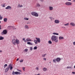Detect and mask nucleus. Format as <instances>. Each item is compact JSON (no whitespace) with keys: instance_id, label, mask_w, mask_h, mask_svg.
I'll return each mask as SVG.
<instances>
[{"instance_id":"obj_1","label":"nucleus","mask_w":75,"mask_h":75,"mask_svg":"<svg viewBox=\"0 0 75 75\" xmlns=\"http://www.w3.org/2000/svg\"><path fill=\"white\" fill-rule=\"evenodd\" d=\"M51 40L52 41H54L55 42H58V40L57 36L55 35H53L52 36Z\"/></svg>"},{"instance_id":"obj_2","label":"nucleus","mask_w":75,"mask_h":75,"mask_svg":"<svg viewBox=\"0 0 75 75\" xmlns=\"http://www.w3.org/2000/svg\"><path fill=\"white\" fill-rule=\"evenodd\" d=\"M35 39H36V40H34V42H35V44H38V43H40V42H41V40L40 38H35Z\"/></svg>"},{"instance_id":"obj_3","label":"nucleus","mask_w":75,"mask_h":75,"mask_svg":"<svg viewBox=\"0 0 75 75\" xmlns=\"http://www.w3.org/2000/svg\"><path fill=\"white\" fill-rule=\"evenodd\" d=\"M31 14L32 16H35V17H38V13L35 12H31Z\"/></svg>"},{"instance_id":"obj_4","label":"nucleus","mask_w":75,"mask_h":75,"mask_svg":"<svg viewBox=\"0 0 75 75\" xmlns=\"http://www.w3.org/2000/svg\"><path fill=\"white\" fill-rule=\"evenodd\" d=\"M11 66V64H10L8 65V66L7 67L6 69L5 72H7L8 71V69H9V68H10V67Z\"/></svg>"},{"instance_id":"obj_5","label":"nucleus","mask_w":75,"mask_h":75,"mask_svg":"<svg viewBox=\"0 0 75 75\" xmlns=\"http://www.w3.org/2000/svg\"><path fill=\"white\" fill-rule=\"evenodd\" d=\"M7 33V31L6 30H4L2 32V35H6V34Z\"/></svg>"},{"instance_id":"obj_6","label":"nucleus","mask_w":75,"mask_h":75,"mask_svg":"<svg viewBox=\"0 0 75 75\" xmlns=\"http://www.w3.org/2000/svg\"><path fill=\"white\" fill-rule=\"evenodd\" d=\"M65 4L66 6H71L72 5V3L71 2H67L65 3Z\"/></svg>"},{"instance_id":"obj_7","label":"nucleus","mask_w":75,"mask_h":75,"mask_svg":"<svg viewBox=\"0 0 75 75\" xmlns=\"http://www.w3.org/2000/svg\"><path fill=\"white\" fill-rule=\"evenodd\" d=\"M12 44H13V45H16V40L15 39L13 40H12Z\"/></svg>"},{"instance_id":"obj_8","label":"nucleus","mask_w":75,"mask_h":75,"mask_svg":"<svg viewBox=\"0 0 75 75\" xmlns=\"http://www.w3.org/2000/svg\"><path fill=\"white\" fill-rule=\"evenodd\" d=\"M6 9H7L8 10H8H11V7L10 6H8L7 7H6L5 8Z\"/></svg>"},{"instance_id":"obj_9","label":"nucleus","mask_w":75,"mask_h":75,"mask_svg":"<svg viewBox=\"0 0 75 75\" xmlns=\"http://www.w3.org/2000/svg\"><path fill=\"white\" fill-rule=\"evenodd\" d=\"M61 58L57 57L56 59V61L57 62H59V61H61Z\"/></svg>"},{"instance_id":"obj_10","label":"nucleus","mask_w":75,"mask_h":75,"mask_svg":"<svg viewBox=\"0 0 75 75\" xmlns=\"http://www.w3.org/2000/svg\"><path fill=\"white\" fill-rule=\"evenodd\" d=\"M54 23L56 24H58L59 23V21L58 20H56L54 21Z\"/></svg>"},{"instance_id":"obj_11","label":"nucleus","mask_w":75,"mask_h":75,"mask_svg":"<svg viewBox=\"0 0 75 75\" xmlns=\"http://www.w3.org/2000/svg\"><path fill=\"white\" fill-rule=\"evenodd\" d=\"M16 44H20V41L19 40H15Z\"/></svg>"},{"instance_id":"obj_12","label":"nucleus","mask_w":75,"mask_h":75,"mask_svg":"<svg viewBox=\"0 0 75 75\" xmlns=\"http://www.w3.org/2000/svg\"><path fill=\"white\" fill-rule=\"evenodd\" d=\"M70 25H72V26H73V27H74L75 26V24L73 22H71L70 23Z\"/></svg>"},{"instance_id":"obj_13","label":"nucleus","mask_w":75,"mask_h":75,"mask_svg":"<svg viewBox=\"0 0 75 75\" xmlns=\"http://www.w3.org/2000/svg\"><path fill=\"white\" fill-rule=\"evenodd\" d=\"M15 74H16V75H18V74H21V73L20 72L16 71L15 72H14Z\"/></svg>"},{"instance_id":"obj_14","label":"nucleus","mask_w":75,"mask_h":75,"mask_svg":"<svg viewBox=\"0 0 75 75\" xmlns=\"http://www.w3.org/2000/svg\"><path fill=\"white\" fill-rule=\"evenodd\" d=\"M32 41L30 39L28 38L26 39V41L28 42V41Z\"/></svg>"},{"instance_id":"obj_15","label":"nucleus","mask_w":75,"mask_h":75,"mask_svg":"<svg viewBox=\"0 0 75 75\" xmlns=\"http://www.w3.org/2000/svg\"><path fill=\"white\" fill-rule=\"evenodd\" d=\"M27 44H28L29 45H33V43H31L30 42H27Z\"/></svg>"},{"instance_id":"obj_16","label":"nucleus","mask_w":75,"mask_h":75,"mask_svg":"<svg viewBox=\"0 0 75 75\" xmlns=\"http://www.w3.org/2000/svg\"><path fill=\"white\" fill-rule=\"evenodd\" d=\"M43 70L44 71H47V68L44 67L43 69Z\"/></svg>"},{"instance_id":"obj_17","label":"nucleus","mask_w":75,"mask_h":75,"mask_svg":"<svg viewBox=\"0 0 75 75\" xmlns=\"http://www.w3.org/2000/svg\"><path fill=\"white\" fill-rule=\"evenodd\" d=\"M4 22H7V18H4Z\"/></svg>"},{"instance_id":"obj_18","label":"nucleus","mask_w":75,"mask_h":75,"mask_svg":"<svg viewBox=\"0 0 75 75\" xmlns=\"http://www.w3.org/2000/svg\"><path fill=\"white\" fill-rule=\"evenodd\" d=\"M49 8L50 10H52L53 9V7L51 6H50Z\"/></svg>"},{"instance_id":"obj_19","label":"nucleus","mask_w":75,"mask_h":75,"mask_svg":"<svg viewBox=\"0 0 75 75\" xmlns=\"http://www.w3.org/2000/svg\"><path fill=\"white\" fill-rule=\"evenodd\" d=\"M53 34H54V35H59L58 33H53Z\"/></svg>"},{"instance_id":"obj_20","label":"nucleus","mask_w":75,"mask_h":75,"mask_svg":"<svg viewBox=\"0 0 75 75\" xmlns=\"http://www.w3.org/2000/svg\"><path fill=\"white\" fill-rule=\"evenodd\" d=\"M25 28L26 29H28V25H25Z\"/></svg>"},{"instance_id":"obj_21","label":"nucleus","mask_w":75,"mask_h":75,"mask_svg":"<svg viewBox=\"0 0 75 75\" xmlns=\"http://www.w3.org/2000/svg\"><path fill=\"white\" fill-rule=\"evenodd\" d=\"M59 40H62V39H64V38L60 36L59 37Z\"/></svg>"},{"instance_id":"obj_22","label":"nucleus","mask_w":75,"mask_h":75,"mask_svg":"<svg viewBox=\"0 0 75 75\" xmlns=\"http://www.w3.org/2000/svg\"><path fill=\"white\" fill-rule=\"evenodd\" d=\"M4 39V37H2V36L0 37V40H2Z\"/></svg>"},{"instance_id":"obj_23","label":"nucleus","mask_w":75,"mask_h":75,"mask_svg":"<svg viewBox=\"0 0 75 75\" xmlns=\"http://www.w3.org/2000/svg\"><path fill=\"white\" fill-rule=\"evenodd\" d=\"M23 7L22 5H20V4L18 6V7Z\"/></svg>"},{"instance_id":"obj_24","label":"nucleus","mask_w":75,"mask_h":75,"mask_svg":"<svg viewBox=\"0 0 75 75\" xmlns=\"http://www.w3.org/2000/svg\"><path fill=\"white\" fill-rule=\"evenodd\" d=\"M37 46H35L33 48V50H37Z\"/></svg>"},{"instance_id":"obj_25","label":"nucleus","mask_w":75,"mask_h":75,"mask_svg":"<svg viewBox=\"0 0 75 75\" xmlns=\"http://www.w3.org/2000/svg\"><path fill=\"white\" fill-rule=\"evenodd\" d=\"M48 43L50 44H52V42L50 40H49L48 41Z\"/></svg>"},{"instance_id":"obj_26","label":"nucleus","mask_w":75,"mask_h":75,"mask_svg":"<svg viewBox=\"0 0 75 75\" xmlns=\"http://www.w3.org/2000/svg\"><path fill=\"white\" fill-rule=\"evenodd\" d=\"M24 20H28V18H24Z\"/></svg>"},{"instance_id":"obj_27","label":"nucleus","mask_w":75,"mask_h":75,"mask_svg":"<svg viewBox=\"0 0 75 75\" xmlns=\"http://www.w3.org/2000/svg\"><path fill=\"white\" fill-rule=\"evenodd\" d=\"M68 69L69 68H70V69H72V67H67Z\"/></svg>"},{"instance_id":"obj_28","label":"nucleus","mask_w":75,"mask_h":75,"mask_svg":"<svg viewBox=\"0 0 75 75\" xmlns=\"http://www.w3.org/2000/svg\"><path fill=\"white\" fill-rule=\"evenodd\" d=\"M7 64H5L4 66V68H6V67H7Z\"/></svg>"},{"instance_id":"obj_29","label":"nucleus","mask_w":75,"mask_h":75,"mask_svg":"<svg viewBox=\"0 0 75 75\" xmlns=\"http://www.w3.org/2000/svg\"><path fill=\"white\" fill-rule=\"evenodd\" d=\"M64 25L65 26H68V25H69V23H67V24H64Z\"/></svg>"},{"instance_id":"obj_30","label":"nucleus","mask_w":75,"mask_h":75,"mask_svg":"<svg viewBox=\"0 0 75 75\" xmlns=\"http://www.w3.org/2000/svg\"><path fill=\"white\" fill-rule=\"evenodd\" d=\"M3 17L1 16V15H0V20H2Z\"/></svg>"},{"instance_id":"obj_31","label":"nucleus","mask_w":75,"mask_h":75,"mask_svg":"<svg viewBox=\"0 0 75 75\" xmlns=\"http://www.w3.org/2000/svg\"><path fill=\"white\" fill-rule=\"evenodd\" d=\"M25 51H26V52H28V49H25Z\"/></svg>"},{"instance_id":"obj_32","label":"nucleus","mask_w":75,"mask_h":75,"mask_svg":"<svg viewBox=\"0 0 75 75\" xmlns=\"http://www.w3.org/2000/svg\"><path fill=\"white\" fill-rule=\"evenodd\" d=\"M45 55H46V54H43L42 55V56L43 57H45Z\"/></svg>"},{"instance_id":"obj_33","label":"nucleus","mask_w":75,"mask_h":75,"mask_svg":"<svg viewBox=\"0 0 75 75\" xmlns=\"http://www.w3.org/2000/svg\"><path fill=\"white\" fill-rule=\"evenodd\" d=\"M10 69L11 70L12 69H13V67L11 66V67H10Z\"/></svg>"},{"instance_id":"obj_34","label":"nucleus","mask_w":75,"mask_h":75,"mask_svg":"<svg viewBox=\"0 0 75 75\" xmlns=\"http://www.w3.org/2000/svg\"><path fill=\"white\" fill-rule=\"evenodd\" d=\"M30 50H31V51H32V50H33V47H30Z\"/></svg>"},{"instance_id":"obj_35","label":"nucleus","mask_w":75,"mask_h":75,"mask_svg":"<svg viewBox=\"0 0 75 75\" xmlns=\"http://www.w3.org/2000/svg\"><path fill=\"white\" fill-rule=\"evenodd\" d=\"M36 70H38L39 69V68H38V67H37L36 68Z\"/></svg>"},{"instance_id":"obj_36","label":"nucleus","mask_w":75,"mask_h":75,"mask_svg":"<svg viewBox=\"0 0 75 75\" xmlns=\"http://www.w3.org/2000/svg\"><path fill=\"white\" fill-rule=\"evenodd\" d=\"M37 6H38V7H40V4H37Z\"/></svg>"},{"instance_id":"obj_37","label":"nucleus","mask_w":75,"mask_h":75,"mask_svg":"<svg viewBox=\"0 0 75 75\" xmlns=\"http://www.w3.org/2000/svg\"><path fill=\"white\" fill-rule=\"evenodd\" d=\"M53 62H56V60L55 59H53Z\"/></svg>"},{"instance_id":"obj_38","label":"nucleus","mask_w":75,"mask_h":75,"mask_svg":"<svg viewBox=\"0 0 75 75\" xmlns=\"http://www.w3.org/2000/svg\"><path fill=\"white\" fill-rule=\"evenodd\" d=\"M5 6H6V4H3V7H5Z\"/></svg>"},{"instance_id":"obj_39","label":"nucleus","mask_w":75,"mask_h":75,"mask_svg":"<svg viewBox=\"0 0 75 75\" xmlns=\"http://www.w3.org/2000/svg\"><path fill=\"white\" fill-rule=\"evenodd\" d=\"M23 60L21 59V61H20V62H23Z\"/></svg>"},{"instance_id":"obj_40","label":"nucleus","mask_w":75,"mask_h":75,"mask_svg":"<svg viewBox=\"0 0 75 75\" xmlns=\"http://www.w3.org/2000/svg\"><path fill=\"white\" fill-rule=\"evenodd\" d=\"M23 71H25V67H23Z\"/></svg>"},{"instance_id":"obj_41","label":"nucleus","mask_w":75,"mask_h":75,"mask_svg":"<svg viewBox=\"0 0 75 75\" xmlns=\"http://www.w3.org/2000/svg\"><path fill=\"white\" fill-rule=\"evenodd\" d=\"M43 59H44V60H45V61H46L47 59L46 58H44Z\"/></svg>"},{"instance_id":"obj_42","label":"nucleus","mask_w":75,"mask_h":75,"mask_svg":"<svg viewBox=\"0 0 75 75\" xmlns=\"http://www.w3.org/2000/svg\"><path fill=\"white\" fill-rule=\"evenodd\" d=\"M72 74H75V72H72Z\"/></svg>"},{"instance_id":"obj_43","label":"nucleus","mask_w":75,"mask_h":75,"mask_svg":"<svg viewBox=\"0 0 75 75\" xmlns=\"http://www.w3.org/2000/svg\"><path fill=\"white\" fill-rule=\"evenodd\" d=\"M73 45H75V42H73Z\"/></svg>"},{"instance_id":"obj_44","label":"nucleus","mask_w":75,"mask_h":75,"mask_svg":"<svg viewBox=\"0 0 75 75\" xmlns=\"http://www.w3.org/2000/svg\"><path fill=\"white\" fill-rule=\"evenodd\" d=\"M19 60V58H17L16 59V61H18Z\"/></svg>"},{"instance_id":"obj_45","label":"nucleus","mask_w":75,"mask_h":75,"mask_svg":"<svg viewBox=\"0 0 75 75\" xmlns=\"http://www.w3.org/2000/svg\"><path fill=\"white\" fill-rule=\"evenodd\" d=\"M25 38H23V41H24V40H25Z\"/></svg>"},{"instance_id":"obj_46","label":"nucleus","mask_w":75,"mask_h":75,"mask_svg":"<svg viewBox=\"0 0 75 75\" xmlns=\"http://www.w3.org/2000/svg\"><path fill=\"white\" fill-rule=\"evenodd\" d=\"M3 52V51L1 50H0V52Z\"/></svg>"},{"instance_id":"obj_47","label":"nucleus","mask_w":75,"mask_h":75,"mask_svg":"<svg viewBox=\"0 0 75 75\" xmlns=\"http://www.w3.org/2000/svg\"><path fill=\"white\" fill-rule=\"evenodd\" d=\"M12 74H13V75H14V72H13Z\"/></svg>"},{"instance_id":"obj_48","label":"nucleus","mask_w":75,"mask_h":75,"mask_svg":"<svg viewBox=\"0 0 75 75\" xmlns=\"http://www.w3.org/2000/svg\"><path fill=\"white\" fill-rule=\"evenodd\" d=\"M0 30H1V25H0Z\"/></svg>"},{"instance_id":"obj_49","label":"nucleus","mask_w":75,"mask_h":75,"mask_svg":"<svg viewBox=\"0 0 75 75\" xmlns=\"http://www.w3.org/2000/svg\"><path fill=\"white\" fill-rule=\"evenodd\" d=\"M40 75V74H37V75Z\"/></svg>"},{"instance_id":"obj_50","label":"nucleus","mask_w":75,"mask_h":75,"mask_svg":"<svg viewBox=\"0 0 75 75\" xmlns=\"http://www.w3.org/2000/svg\"><path fill=\"white\" fill-rule=\"evenodd\" d=\"M73 2H75V0H73Z\"/></svg>"},{"instance_id":"obj_51","label":"nucleus","mask_w":75,"mask_h":75,"mask_svg":"<svg viewBox=\"0 0 75 75\" xmlns=\"http://www.w3.org/2000/svg\"><path fill=\"white\" fill-rule=\"evenodd\" d=\"M24 42H26V41H27V40H24Z\"/></svg>"},{"instance_id":"obj_52","label":"nucleus","mask_w":75,"mask_h":75,"mask_svg":"<svg viewBox=\"0 0 75 75\" xmlns=\"http://www.w3.org/2000/svg\"><path fill=\"white\" fill-rule=\"evenodd\" d=\"M68 0V1H71V0Z\"/></svg>"},{"instance_id":"obj_53","label":"nucleus","mask_w":75,"mask_h":75,"mask_svg":"<svg viewBox=\"0 0 75 75\" xmlns=\"http://www.w3.org/2000/svg\"><path fill=\"white\" fill-rule=\"evenodd\" d=\"M74 68L75 69V65L74 66Z\"/></svg>"},{"instance_id":"obj_54","label":"nucleus","mask_w":75,"mask_h":75,"mask_svg":"<svg viewBox=\"0 0 75 75\" xmlns=\"http://www.w3.org/2000/svg\"><path fill=\"white\" fill-rule=\"evenodd\" d=\"M49 18H51L50 17H49Z\"/></svg>"},{"instance_id":"obj_55","label":"nucleus","mask_w":75,"mask_h":75,"mask_svg":"<svg viewBox=\"0 0 75 75\" xmlns=\"http://www.w3.org/2000/svg\"><path fill=\"white\" fill-rule=\"evenodd\" d=\"M50 64H51V62H50Z\"/></svg>"},{"instance_id":"obj_56","label":"nucleus","mask_w":75,"mask_h":75,"mask_svg":"<svg viewBox=\"0 0 75 75\" xmlns=\"http://www.w3.org/2000/svg\"><path fill=\"white\" fill-rule=\"evenodd\" d=\"M0 23H1V21H0Z\"/></svg>"}]
</instances>
